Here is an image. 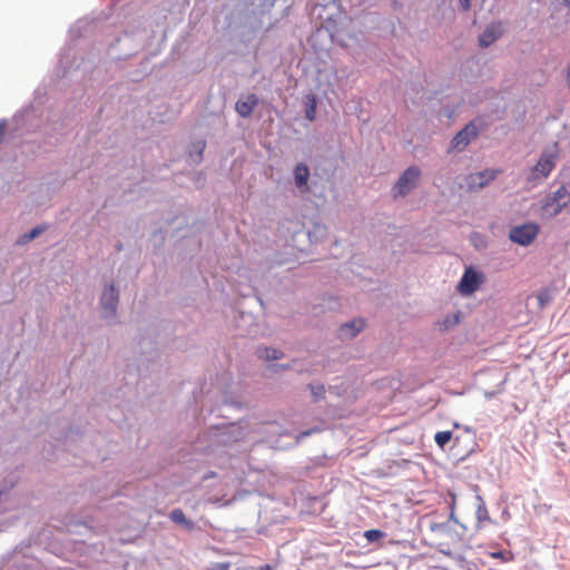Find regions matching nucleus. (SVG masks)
<instances>
[{"label": "nucleus", "instance_id": "28", "mask_svg": "<svg viewBox=\"0 0 570 570\" xmlns=\"http://www.w3.org/2000/svg\"><path fill=\"white\" fill-rule=\"evenodd\" d=\"M484 514H488V511H484V513H481V515H478V519H481V517H484Z\"/></svg>", "mask_w": 570, "mask_h": 570}, {"label": "nucleus", "instance_id": "12", "mask_svg": "<svg viewBox=\"0 0 570 570\" xmlns=\"http://www.w3.org/2000/svg\"><path fill=\"white\" fill-rule=\"evenodd\" d=\"M364 321L361 318L345 323L340 328V337L342 340L353 338L364 328Z\"/></svg>", "mask_w": 570, "mask_h": 570}, {"label": "nucleus", "instance_id": "18", "mask_svg": "<svg viewBox=\"0 0 570 570\" xmlns=\"http://www.w3.org/2000/svg\"><path fill=\"white\" fill-rule=\"evenodd\" d=\"M364 537L368 542H374L382 539L384 537V532L377 529H371L364 532Z\"/></svg>", "mask_w": 570, "mask_h": 570}, {"label": "nucleus", "instance_id": "27", "mask_svg": "<svg viewBox=\"0 0 570 570\" xmlns=\"http://www.w3.org/2000/svg\"><path fill=\"white\" fill-rule=\"evenodd\" d=\"M563 3H564L568 8H570V0H563Z\"/></svg>", "mask_w": 570, "mask_h": 570}, {"label": "nucleus", "instance_id": "11", "mask_svg": "<svg viewBox=\"0 0 570 570\" xmlns=\"http://www.w3.org/2000/svg\"><path fill=\"white\" fill-rule=\"evenodd\" d=\"M308 178H309L308 167L305 164L296 165V167L294 169V179H295V185L299 189L301 193L308 191V184H307Z\"/></svg>", "mask_w": 570, "mask_h": 570}, {"label": "nucleus", "instance_id": "6", "mask_svg": "<svg viewBox=\"0 0 570 570\" xmlns=\"http://www.w3.org/2000/svg\"><path fill=\"white\" fill-rule=\"evenodd\" d=\"M476 126L473 122L468 124L452 139V148L458 150L464 149L470 144V141L476 137Z\"/></svg>", "mask_w": 570, "mask_h": 570}, {"label": "nucleus", "instance_id": "7", "mask_svg": "<svg viewBox=\"0 0 570 570\" xmlns=\"http://www.w3.org/2000/svg\"><path fill=\"white\" fill-rule=\"evenodd\" d=\"M498 174H499V170H495V169H485L480 173L471 174L468 177V185L471 189L483 188L490 181H492L497 177Z\"/></svg>", "mask_w": 570, "mask_h": 570}, {"label": "nucleus", "instance_id": "16", "mask_svg": "<svg viewBox=\"0 0 570 570\" xmlns=\"http://www.w3.org/2000/svg\"><path fill=\"white\" fill-rule=\"evenodd\" d=\"M451 439H452L451 431H440L434 436L435 443L440 448H444L450 442Z\"/></svg>", "mask_w": 570, "mask_h": 570}, {"label": "nucleus", "instance_id": "9", "mask_svg": "<svg viewBox=\"0 0 570 570\" xmlns=\"http://www.w3.org/2000/svg\"><path fill=\"white\" fill-rule=\"evenodd\" d=\"M502 35L501 23H491L479 37V45L482 48L492 45Z\"/></svg>", "mask_w": 570, "mask_h": 570}, {"label": "nucleus", "instance_id": "19", "mask_svg": "<svg viewBox=\"0 0 570 570\" xmlns=\"http://www.w3.org/2000/svg\"><path fill=\"white\" fill-rule=\"evenodd\" d=\"M312 395L314 401H320L325 396V387L324 385H309Z\"/></svg>", "mask_w": 570, "mask_h": 570}, {"label": "nucleus", "instance_id": "3", "mask_svg": "<svg viewBox=\"0 0 570 570\" xmlns=\"http://www.w3.org/2000/svg\"><path fill=\"white\" fill-rule=\"evenodd\" d=\"M540 227L537 223H525L510 229L509 238L521 246L530 245L539 235Z\"/></svg>", "mask_w": 570, "mask_h": 570}, {"label": "nucleus", "instance_id": "5", "mask_svg": "<svg viewBox=\"0 0 570 570\" xmlns=\"http://www.w3.org/2000/svg\"><path fill=\"white\" fill-rule=\"evenodd\" d=\"M482 282V274L474 271L471 266L466 267L458 286L459 292L463 295H470L478 289Z\"/></svg>", "mask_w": 570, "mask_h": 570}, {"label": "nucleus", "instance_id": "29", "mask_svg": "<svg viewBox=\"0 0 570 570\" xmlns=\"http://www.w3.org/2000/svg\"><path fill=\"white\" fill-rule=\"evenodd\" d=\"M484 514H488V511H484V513H481V515H478V519H481V517H484Z\"/></svg>", "mask_w": 570, "mask_h": 570}, {"label": "nucleus", "instance_id": "20", "mask_svg": "<svg viewBox=\"0 0 570 570\" xmlns=\"http://www.w3.org/2000/svg\"><path fill=\"white\" fill-rule=\"evenodd\" d=\"M43 230H45V228H42V227L32 228L29 233H27L22 236L21 242L28 243V242L32 240L33 238H36L37 236H39Z\"/></svg>", "mask_w": 570, "mask_h": 570}, {"label": "nucleus", "instance_id": "25", "mask_svg": "<svg viewBox=\"0 0 570 570\" xmlns=\"http://www.w3.org/2000/svg\"><path fill=\"white\" fill-rule=\"evenodd\" d=\"M204 148H205V142L204 141H199L198 142L199 156L202 155Z\"/></svg>", "mask_w": 570, "mask_h": 570}, {"label": "nucleus", "instance_id": "26", "mask_svg": "<svg viewBox=\"0 0 570 570\" xmlns=\"http://www.w3.org/2000/svg\"><path fill=\"white\" fill-rule=\"evenodd\" d=\"M494 558H503V552H495L492 554Z\"/></svg>", "mask_w": 570, "mask_h": 570}, {"label": "nucleus", "instance_id": "8", "mask_svg": "<svg viewBox=\"0 0 570 570\" xmlns=\"http://www.w3.org/2000/svg\"><path fill=\"white\" fill-rule=\"evenodd\" d=\"M258 105V98L255 94L247 95L244 99L237 100L235 105V110L237 114L244 118H247L252 115L255 107Z\"/></svg>", "mask_w": 570, "mask_h": 570}, {"label": "nucleus", "instance_id": "22", "mask_svg": "<svg viewBox=\"0 0 570 570\" xmlns=\"http://www.w3.org/2000/svg\"><path fill=\"white\" fill-rule=\"evenodd\" d=\"M6 121L4 120H1L0 121V142L2 141V137L4 135V131H6Z\"/></svg>", "mask_w": 570, "mask_h": 570}, {"label": "nucleus", "instance_id": "10", "mask_svg": "<svg viewBox=\"0 0 570 570\" xmlns=\"http://www.w3.org/2000/svg\"><path fill=\"white\" fill-rule=\"evenodd\" d=\"M118 303V293L115 289L114 285H110L105 288L101 295V305L102 307L110 314L115 315L116 307Z\"/></svg>", "mask_w": 570, "mask_h": 570}, {"label": "nucleus", "instance_id": "30", "mask_svg": "<svg viewBox=\"0 0 570 570\" xmlns=\"http://www.w3.org/2000/svg\"><path fill=\"white\" fill-rule=\"evenodd\" d=\"M484 514H488V511H484V513H481V515H478V519H481V517H484Z\"/></svg>", "mask_w": 570, "mask_h": 570}, {"label": "nucleus", "instance_id": "13", "mask_svg": "<svg viewBox=\"0 0 570 570\" xmlns=\"http://www.w3.org/2000/svg\"><path fill=\"white\" fill-rule=\"evenodd\" d=\"M169 519L174 523L179 524L189 531L194 530V528H195L194 522L186 518V515L181 509H174L169 514Z\"/></svg>", "mask_w": 570, "mask_h": 570}, {"label": "nucleus", "instance_id": "21", "mask_svg": "<svg viewBox=\"0 0 570 570\" xmlns=\"http://www.w3.org/2000/svg\"><path fill=\"white\" fill-rule=\"evenodd\" d=\"M230 564L228 562H219L212 564L209 568L205 570H229Z\"/></svg>", "mask_w": 570, "mask_h": 570}, {"label": "nucleus", "instance_id": "24", "mask_svg": "<svg viewBox=\"0 0 570 570\" xmlns=\"http://www.w3.org/2000/svg\"><path fill=\"white\" fill-rule=\"evenodd\" d=\"M237 570H252L249 568H239ZM257 570H272L271 566L269 564H264L262 567H259Z\"/></svg>", "mask_w": 570, "mask_h": 570}, {"label": "nucleus", "instance_id": "1", "mask_svg": "<svg viewBox=\"0 0 570 570\" xmlns=\"http://www.w3.org/2000/svg\"><path fill=\"white\" fill-rule=\"evenodd\" d=\"M559 157L560 150L557 142L551 148L544 149L537 164L530 170L529 181H538L548 178L554 169Z\"/></svg>", "mask_w": 570, "mask_h": 570}, {"label": "nucleus", "instance_id": "4", "mask_svg": "<svg viewBox=\"0 0 570 570\" xmlns=\"http://www.w3.org/2000/svg\"><path fill=\"white\" fill-rule=\"evenodd\" d=\"M421 176V171L416 166H410L399 178L396 184L394 185L395 196H405L407 195L416 185L419 178Z\"/></svg>", "mask_w": 570, "mask_h": 570}, {"label": "nucleus", "instance_id": "17", "mask_svg": "<svg viewBox=\"0 0 570 570\" xmlns=\"http://www.w3.org/2000/svg\"><path fill=\"white\" fill-rule=\"evenodd\" d=\"M537 299L539 302V307L543 308L552 299V294L548 288H543L538 292Z\"/></svg>", "mask_w": 570, "mask_h": 570}, {"label": "nucleus", "instance_id": "23", "mask_svg": "<svg viewBox=\"0 0 570 570\" xmlns=\"http://www.w3.org/2000/svg\"><path fill=\"white\" fill-rule=\"evenodd\" d=\"M460 2H461V6H462L463 10H465V11H466V10H469V9H470V7H471V3H470V2H471V0H460Z\"/></svg>", "mask_w": 570, "mask_h": 570}, {"label": "nucleus", "instance_id": "15", "mask_svg": "<svg viewBox=\"0 0 570 570\" xmlns=\"http://www.w3.org/2000/svg\"><path fill=\"white\" fill-rule=\"evenodd\" d=\"M307 108H306V118L311 121L315 119L316 115V98L314 95L307 96Z\"/></svg>", "mask_w": 570, "mask_h": 570}, {"label": "nucleus", "instance_id": "14", "mask_svg": "<svg viewBox=\"0 0 570 570\" xmlns=\"http://www.w3.org/2000/svg\"><path fill=\"white\" fill-rule=\"evenodd\" d=\"M258 352H259V357L268 360V361L278 360L282 356L281 352H278L275 348H271V347L259 348Z\"/></svg>", "mask_w": 570, "mask_h": 570}, {"label": "nucleus", "instance_id": "2", "mask_svg": "<svg viewBox=\"0 0 570 570\" xmlns=\"http://www.w3.org/2000/svg\"><path fill=\"white\" fill-rule=\"evenodd\" d=\"M570 203V191L561 185L556 191L548 194L542 203V212L550 217L559 215Z\"/></svg>", "mask_w": 570, "mask_h": 570}]
</instances>
